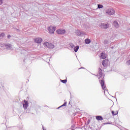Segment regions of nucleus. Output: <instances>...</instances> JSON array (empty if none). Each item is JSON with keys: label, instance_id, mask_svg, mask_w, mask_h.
Masks as SVG:
<instances>
[{"label": "nucleus", "instance_id": "obj_1", "mask_svg": "<svg viewBox=\"0 0 130 130\" xmlns=\"http://www.w3.org/2000/svg\"><path fill=\"white\" fill-rule=\"evenodd\" d=\"M44 45L45 46H46V47H47L48 48H54V45H53V44L52 43H49L48 42H45L44 43Z\"/></svg>", "mask_w": 130, "mask_h": 130}, {"label": "nucleus", "instance_id": "obj_2", "mask_svg": "<svg viewBox=\"0 0 130 130\" xmlns=\"http://www.w3.org/2000/svg\"><path fill=\"white\" fill-rule=\"evenodd\" d=\"M55 28L56 27L50 26L48 28V30L49 31V33H50V34H53V33H54V31H55Z\"/></svg>", "mask_w": 130, "mask_h": 130}, {"label": "nucleus", "instance_id": "obj_3", "mask_svg": "<svg viewBox=\"0 0 130 130\" xmlns=\"http://www.w3.org/2000/svg\"><path fill=\"white\" fill-rule=\"evenodd\" d=\"M115 13V11L113 9L108 10L106 12V13L108 14V15H109V16H111V15H114Z\"/></svg>", "mask_w": 130, "mask_h": 130}, {"label": "nucleus", "instance_id": "obj_4", "mask_svg": "<svg viewBox=\"0 0 130 130\" xmlns=\"http://www.w3.org/2000/svg\"><path fill=\"white\" fill-rule=\"evenodd\" d=\"M100 84L102 86V88L103 90H105V89H106V85H105V82L104 80L101 79Z\"/></svg>", "mask_w": 130, "mask_h": 130}, {"label": "nucleus", "instance_id": "obj_5", "mask_svg": "<svg viewBox=\"0 0 130 130\" xmlns=\"http://www.w3.org/2000/svg\"><path fill=\"white\" fill-rule=\"evenodd\" d=\"M101 28L103 29H107L109 27V25H108V23H102L101 25Z\"/></svg>", "mask_w": 130, "mask_h": 130}, {"label": "nucleus", "instance_id": "obj_6", "mask_svg": "<svg viewBox=\"0 0 130 130\" xmlns=\"http://www.w3.org/2000/svg\"><path fill=\"white\" fill-rule=\"evenodd\" d=\"M56 33L57 34H66V30L64 29H57L56 30Z\"/></svg>", "mask_w": 130, "mask_h": 130}, {"label": "nucleus", "instance_id": "obj_7", "mask_svg": "<svg viewBox=\"0 0 130 130\" xmlns=\"http://www.w3.org/2000/svg\"><path fill=\"white\" fill-rule=\"evenodd\" d=\"M34 41L36 43H41L42 42V39L41 38H38L34 39Z\"/></svg>", "mask_w": 130, "mask_h": 130}, {"label": "nucleus", "instance_id": "obj_8", "mask_svg": "<svg viewBox=\"0 0 130 130\" xmlns=\"http://www.w3.org/2000/svg\"><path fill=\"white\" fill-rule=\"evenodd\" d=\"M76 35H77V36H83V35H85V32L78 30Z\"/></svg>", "mask_w": 130, "mask_h": 130}, {"label": "nucleus", "instance_id": "obj_9", "mask_svg": "<svg viewBox=\"0 0 130 130\" xmlns=\"http://www.w3.org/2000/svg\"><path fill=\"white\" fill-rule=\"evenodd\" d=\"M24 104H23V106L24 109H27L28 108V102L26 100H24Z\"/></svg>", "mask_w": 130, "mask_h": 130}, {"label": "nucleus", "instance_id": "obj_10", "mask_svg": "<svg viewBox=\"0 0 130 130\" xmlns=\"http://www.w3.org/2000/svg\"><path fill=\"white\" fill-rule=\"evenodd\" d=\"M102 66L103 67H107V60H106V59L103 60L102 61Z\"/></svg>", "mask_w": 130, "mask_h": 130}, {"label": "nucleus", "instance_id": "obj_11", "mask_svg": "<svg viewBox=\"0 0 130 130\" xmlns=\"http://www.w3.org/2000/svg\"><path fill=\"white\" fill-rule=\"evenodd\" d=\"M99 74L100 78H101L103 76V73H102V70L101 68H99Z\"/></svg>", "mask_w": 130, "mask_h": 130}, {"label": "nucleus", "instance_id": "obj_12", "mask_svg": "<svg viewBox=\"0 0 130 130\" xmlns=\"http://www.w3.org/2000/svg\"><path fill=\"white\" fill-rule=\"evenodd\" d=\"M5 46L6 49H8V50H10V49L12 48V45L11 44H8L6 45Z\"/></svg>", "mask_w": 130, "mask_h": 130}, {"label": "nucleus", "instance_id": "obj_13", "mask_svg": "<svg viewBox=\"0 0 130 130\" xmlns=\"http://www.w3.org/2000/svg\"><path fill=\"white\" fill-rule=\"evenodd\" d=\"M113 25H114V27H115L116 28H118V27H119L118 22H117V21H114L113 22Z\"/></svg>", "mask_w": 130, "mask_h": 130}, {"label": "nucleus", "instance_id": "obj_14", "mask_svg": "<svg viewBox=\"0 0 130 130\" xmlns=\"http://www.w3.org/2000/svg\"><path fill=\"white\" fill-rule=\"evenodd\" d=\"M95 118L97 120H103V117L101 116H96Z\"/></svg>", "mask_w": 130, "mask_h": 130}, {"label": "nucleus", "instance_id": "obj_15", "mask_svg": "<svg viewBox=\"0 0 130 130\" xmlns=\"http://www.w3.org/2000/svg\"><path fill=\"white\" fill-rule=\"evenodd\" d=\"M79 48H80V46H76V47H74L75 52H77L78 50H79Z\"/></svg>", "mask_w": 130, "mask_h": 130}, {"label": "nucleus", "instance_id": "obj_16", "mask_svg": "<svg viewBox=\"0 0 130 130\" xmlns=\"http://www.w3.org/2000/svg\"><path fill=\"white\" fill-rule=\"evenodd\" d=\"M85 42L86 44H90V43L91 42V40L89 39H86L85 40Z\"/></svg>", "mask_w": 130, "mask_h": 130}, {"label": "nucleus", "instance_id": "obj_17", "mask_svg": "<svg viewBox=\"0 0 130 130\" xmlns=\"http://www.w3.org/2000/svg\"><path fill=\"white\" fill-rule=\"evenodd\" d=\"M101 56L102 58H103L104 59L105 58H106V56L105 55V54H104V53H101Z\"/></svg>", "mask_w": 130, "mask_h": 130}, {"label": "nucleus", "instance_id": "obj_18", "mask_svg": "<svg viewBox=\"0 0 130 130\" xmlns=\"http://www.w3.org/2000/svg\"><path fill=\"white\" fill-rule=\"evenodd\" d=\"M63 106H67V102L64 103L63 105L60 106V107L57 108V109H59V108H61V107H63Z\"/></svg>", "mask_w": 130, "mask_h": 130}, {"label": "nucleus", "instance_id": "obj_19", "mask_svg": "<svg viewBox=\"0 0 130 130\" xmlns=\"http://www.w3.org/2000/svg\"><path fill=\"white\" fill-rule=\"evenodd\" d=\"M4 36H5V33L2 32L1 34H0V39H2V38H4Z\"/></svg>", "mask_w": 130, "mask_h": 130}, {"label": "nucleus", "instance_id": "obj_20", "mask_svg": "<svg viewBox=\"0 0 130 130\" xmlns=\"http://www.w3.org/2000/svg\"><path fill=\"white\" fill-rule=\"evenodd\" d=\"M61 83H63V84H66V83H67V82H68V80L67 79L61 80Z\"/></svg>", "mask_w": 130, "mask_h": 130}, {"label": "nucleus", "instance_id": "obj_21", "mask_svg": "<svg viewBox=\"0 0 130 130\" xmlns=\"http://www.w3.org/2000/svg\"><path fill=\"white\" fill-rule=\"evenodd\" d=\"M98 9H102V8H103V5L98 4Z\"/></svg>", "mask_w": 130, "mask_h": 130}, {"label": "nucleus", "instance_id": "obj_22", "mask_svg": "<svg viewBox=\"0 0 130 130\" xmlns=\"http://www.w3.org/2000/svg\"><path fill=\"white\" fill-rule=\"evenodd\" d=\"M104 44H109V41H108V40H105L104 41Z\"/></svg>", "mask_w": 130, "mask_h": 130}, {"label": "nucleus", "instance_id": "obj_23", "mask_svg": "<svg viewBox=\"0 0 130 130\" xmlns=\"http://www.w3.org/2000/svg\"><path fill=\"white\" fill-rule=\"evenodd\" d=\"M118 112H117V111H116L115 113L113 111H112V114H113V115H117V114H118Z\"/></svg>", "mask_w": 130, "mask_h": 130}, {"label": "nucleus", "instance_id": "obj_24", "mask_svg": "<svg viewBox=\"0 0 130 130\" xmlns=\"http://www.w3.org/2000/svg\"><path fill=\"white\" fill-rule=\"evenodd\" d=\"M126 63L127 66H130V60L127 61Z\"/></svg>", "mask_w": 130, "mask_h": 130}, {"label": "nucleus", "instance_id": "obj_25", "mask_svg": "<svg viewBox=\"0 0 130 130\" xmlns=\"http://www.w3.org/2000/svg\"><path fill=\"white\" fill-rule=\"evenodd\" d=\"M70 46L72 48H74L75 47V45H74L73 43L70 44Z\"/></svg>", "mask_w": 130, "mask_h": 130}, {"label": "nucleus", "instance_id": "obj_26", "mask_svg": "<svg viewBox=\"0 0 130 130\" xmlns=\"http://www.w3.org/2000/svg\"><path fill=\"white\" fill-rule=\"evenodd\" d=\"M3 4H4V1L0 0V6H1V5H3Z\"/></svg>", "mask_w": 130, "mask_h": 130}, {"label": "nucleus", "instance_id": "obj_27", "mask_svg": "<svg viewBox=\"0 0 130 130\" xmlns=\"http://www.w3.org/2000/svg\"><path fill=\"white\" fill-rule=\"evenodd\" d=\"M7 38H8V39H11V36L10 35H8Z\"/></svg>", "mask_w": 130, "mask_h": 130}, {"label": "nucleus", "instance_id": "obj_28", "mask_svg": "<svg viewBox=\"0 0 130 130\" xmlns=\"http://www.w3.org/2000/svg\"><path fill=\"white\" fill-rule=\"evenodd\" d=\"M89 123H90V120H88L87 124L88 125Z\"/></svg>", "mask_w": 130, "mask_h": 130}, {"label": "nucleus", "instance_id": "obj_29", "mask_svg": "<svg viewBox=\"0 0 130 130\" xmlns=\"http://www.w3.org/2000/svg\"><path fill=\"white\" fill-rule=\"evenodd\" d=\"M75 125H72L71 126V128H74V127H75Z\"/></svg>", "mask_w": 130, "mask_h": 130}, {"label": "nucleus", "instance_id": "obj_30", "mask_svg": "<svg viewBox=\"0 0 130 130\" xmlns=\"http://www.w3.org/2000/svg\"><path fill=\"white\" fill-rule=\"evenodd\" d=\"M42 127L43 130H46V129L44 128V126H42Z\"/></svg>", "mask_w": 130, "mask_h": 130}, {"label": "nucleus", "instance_id": "obj_31", "mask_svg": "<svg viewBox=\"0 0 130 130\" xmlns=\"http://www.w3.org/2000/svg\"><path fill=\"white\" fill-rule=\"evenodd\" d=\"M16 30H17V31L18 32H19V31H20V30H19L18 29H17V28H16Z\"/></svg>", "mask_w": 130, "mask_h": 130}, {"label": "nucleus", "instance_id": "obj_32", "mask_svg": "<svg viewBox=\"0 0 130 130\" xmlns=\"http://www.w3.org/2000/svg\"><path fill=\"white\" fill-rule=\"evenodd\" d=\"M81 69H84V68L81 67L80 68H79V70H81Z\"/></svg>", "mask_w": 130, "mask_h": 130}, {"label": "nucleus", "instance_id": "obj_33", "mask_svg": "<svg viewBox=\"0 0 130 130\" xmlns=\"http://www.w3.org/2000/svg\"><path fill=\"white\" fill-rule=\"evenodd\" d=\"M111 48H112V49H113V47H112Z\"/></svg>", "mask_w": 130, "mask_h": 130}]
</instances>
